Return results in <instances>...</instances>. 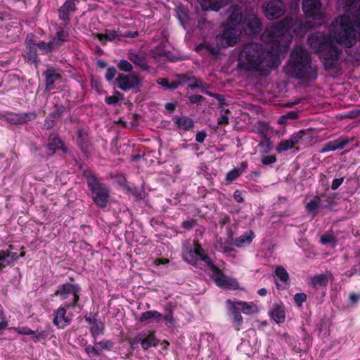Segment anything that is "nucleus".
I'll list each match as a JSON object with an SVG mask.
<instances>
[{"label": "nucleus", "mask_w": 360, "mask_h": 360, "mask_svg": "<svg viewBox=\"0 0 360 360\" xmlns=\"http://www.w3.org/2000/svg\"><path fill=\"white\" fill-rule=\"evenodd\" d=\"M183 258L186 262L192 265H195L198 260H202L209 268H214V264L211 259L205 254L204 250L198 243H195L193 248L190 245L184 246Z\"/></svg>", "instance_id": "39448f33"}, {"label": "nucleus", "mask_w": 360, "mask_h": 360, "mask_svg": "<svg viewBox=\"0 0 360 360\" xmlns=\"http://www.w3.org/2000/svg\"><path fill=\"white\" fill-rule=\"evenodd\" d=\"M227 112H226L225 114L221 115L218 118V123L219 124H227L229 123V117L227 116Z\"/></svg>", "instance_id": "8fccbe9b"}, {"label": "nucleus", "mask_w": 360, "mask_h": 360, "mask_svg": "<svg viewBox=\"0 0 360 360\" xmlns=\"http://www.w3.org/2000/svg\"><path fill=\"white\" fill-rule=\"evenodd\" d=\"M162 314L160 312L155 310H150L142 313L138 320L140 322H144L153 319L156 322H159L162 320Z\"/></svg>", "instance_id": "393cba45"}, {"label": "nucleus", "mask_w": 360, "mask_h": 360, "mask_svg": "<svg viewBox=\"0 0 360 360\" xmlns=\"http://www.w3.org/2000/svg\"><path fill=\"white\" fill-rule=\"evenodd\" d=\"M162 319L166 321L167 322H168L169 323H174L173 316H172V314H168L166 316H163L162 315Z\"/></svg>", "instance_id": "13d9d810"}, {"label": "nucleus", "mask_w": 360, "mask_h": 360, "mask_svg": "<svg viewBox=\"0 0 360 360\" xmlns=\"http://www.w3.org/2000/svg\"><path fill=\"white\" fill-rule=\"evenodd\" d=\"M36 115L33 112L28 113H7L6 115V120L11 124H22L27 121L34 120Z\"/></svg>", "instance_id": "dca6fc26"}, {"label": "nucleus", "mask_w": 360, "mask_h": 360, "mask_svg": "<svg viewBox=\"0 0 360 360\" xmlns=\"http://www.w3.org/2000/svg\"><path fill=\"white\" fill-rule=\"evenodd\" d=\"M167 262H168V259H156L155 261V264L156 265L164 264Z\"/></svg>", "instance_id": "e2e57ef3"}, {"label": "nucleus", "mask_w": 360, "mask_h": 360, "mask_svg": "<svg viewBox=\"0 0 360 360\" xmlns=\"http://www.w3.org/2000/svg\"><path fill=\"white\" fill-rule=\"evenodd\" d=\"M227 308L230 312L231 323L236 330H239L243 323V317L240 314V309L237 307L235 302L228 300L226 301Z\"/></svg>", "instance_id": "4468645a"}, {"label": "nucleus", "mask_w": 360, "mask_h": 360, "mask_svg": "<svg viewBox=\"0 0 360 360\" xmlns=\"http://www.w3.org/2000/svg\"><path fill=\"white\" fill-rule=\"evenodd\" d=\"M62 146L63 143L61 141L54 136L53 137H51V139H49V143L47 146V148L51 153H53L56 149L60 148Z\"/></svg>", "instance_id": "473e14b6"}, {"label": "nucleus", "mask_w": 360, "mask_h": 360, "mask_svg": "<svg viewBox=\"0 0 360 360\" xmlns=\"http://www.w3.org/2000/svg\"><path fill=\"white\" fill-rule=\"evenodd\" d=\"M204 11H217L228 4L229 0H198Z\"/></svg>", "instance_id": "f3484780"}, {"label": "nucleus", "mask_w": 360, "mask_h": 360, "mask_svg": "<svg viewBox=\"0 0 360 360\" xmlns=\"http://www.w3.org/2000/svg\"><path fill=\"white\" fill-rule=\"evenodd\" d=\"M46 76V89L47 91H51L52 89V86L54 83L60 81V77L58 74H57L54 70H48L45 72Z\"/></svg>", "instance_id": "5701e85b"}, {"label": "nucleus", "mask_w": 360, "mask_h": 360, "mask_svg": "<svg viewBox=\"0 0 360 360\" xmlns=\"http://www.w3.org/2000/svg\"><path fill=\"white\" fill-rule=\"evenodd\" d=\"M297 111H290L288 113L281 115L278 120V123L280 124H285L288 120H295L297 117Z\"/></svg>", "instance_id": "72a5a7b5"}, {"label": "nucleus", "mask_w": 360, "mask_h": 360, "mask_svg": "<svg viewBox=\"0 0 360 360\" xmlns=\"http://www.w3.org/2000/svg\"><path fill=\"white\" fill-rule=\"evenodd\" d=\"M286 71L291 77L309 81L316 77V70L311 64L309 53L300 46H296L292 51Z\"/></svg>", "instance_id": "7ed1b4c3"}, {"label": "nucleus", "mask_w": 360, "mask_h": 360, "mask_svg": "<svg viewBox=\"0 0 360 360\" xmlns=\"http://www.w3.org/2000/svg\"><path fill=\"white\" fill-rule=\"evenodd\" d=\"M348 143V140L342 138H340L337 140L328 142L324 145L323 148L321 150V153H326L329 151H333L337 149L343 148Z\"/></svg>", "instance_id": "aec40b11"}, {"label": "nucleus", "mask_w": 360, "mask_h": 360, "mask_svg": "<svg viewBox=\"0 0 360 360\" xmlns=\"http://www.w3.org/2000/svg\"><path fill=\"white\" fill-rule=\"evenodd\" d=\"M243 29L247 34L252 35L261 30V22L255 14H249L243 21Z\"/></svg>", "instance_id": "f8f14e48"}, {"label": "nucleus", "mask_w": 360, "mask_h": 360, "mask_svg": "<svg viewBox=\"0 0 360 360\" xmlns=\"http://www.w3.org/2000/svg\"><path fill=\"white\" fill-rule=\"evenodd\" d=\"M11 330H13L20 334L23 335H34L35 332L28 327H13L11 328Z\"/></svg>", "instance_id": "ea45409f"}, {"label": "nucleus", "mask_w": 360, "mask_h": 360, "mask_svg": "<svg viewBox=\"0 0 360 360\" xmlns=\"http://www.w3.org/2000/svg\"><path fill=\"white\" fill-rule=\"evenodd\" d=\"M46 337V335L44 333V332H39L37 333V334L34 337V338L35 339V340H39L40 338H44Z\"/></svg>", "instance_id": "680f3d73"}, {"label": "nucleus", "mask_w": 360, "mask_h": 360, "mask_svg": "<svg viewBox=\"0 0 360 360\" xmlns=\"http://www.w3.org/2000/svg\"><path fill=\"white\" fill-rule=\"evenodd\" d=\"M315 284H320L326 285L327 284V278L324 275H318L314 278L313 280Z\"/></svg>", "instance_id": "37998d69"}, {"label": "nucleus", "mask_w": 360, "mask_h": 360, "mask_svg": "<svg viewBox=\"0 0 360 360\" xmlns=\"http://www.w3.org/2000/svg\"><path fill=\"white\" fill-rule=\"evenodd\" d=\"M165 108H166L167 110L172 111V110H174L175 105H174V104H173L172 103H167L166 105H165Z\"/></svg>", "instance_id": "0e129e2a"}, {"label": "nucleus", "mask_w": 360, "mask_h": 360, "mask_svg": "<svg viewBox=\"0 0 360 360\" xmlns=\"http://www.w3.org/2000/svg\"><path fill=\"white\" fill-rule=\"evenodd\" d=\"M206 48L212 55H216L218 53V51L214 48H211L208 46H206Z\"/></svg>", "instance_id": "69168bd1"}, {"label": "nucleus", "mask_w": 360, "mask_h": 360, "mask_svg": "<svg viewBox=\"0 0 360 360\" xmlns=\"http://www.w3.org/2000/svg\"><path fill=\"white\" fill-rule=\"evenodd\" d=\"M69 37V30L66 27L59 28L56 32V37L52 40H55L56 47L58 49L65 41L68 40Z\"/></svg>", "instance_id": "a878e982"}, {"label": "nucleus", "mask_w": 360, "mask_h": 360, "mask_svg": "<svg viewBox=\"0 0 360 360\" xmlns=\"http://www.w3.org/2000/svg\"><path fill=\"white\" fill-rule=\"evenodd\" d=\"M8 326V321H1L0 322V330L6 328Z\"/></svg>", "instance_id": "338daca9"}, {"label": "nucleus", "mask_w": 360, "mask_h": 360, "mask_svg": "<svg viewBox=\"0 0 360 360\" xmlns=\"http://www.w3.org/2000/svg\"><path fill=\"white\" fill-rule=\"evenodd\" d=\"M233 198L236 200V201L238 202H242L244 200L241 191H240L238 190H237L234 192Z\"/></svg>", "instance_id": "864d4df0"}, {"label": "nucleus", "mask_w": 360, "mask_h": 360, "mask_svg": "<svg viewBox=\"0 0 360 360\" xmlns=\"http://www.w3.org/2000/svg\"><path fill=\"white\" fill-rule=\"evenodd\" d=\"M276 161V158L274 155H266L262 158V162L264 165H271Z\"/></svg>", "instance_id": "a18cd8bd"}, {"label": "nucleus", "mask_w": 360, "mask_h": 360, "mask_svg": "<svg viewBox=\"0 0 360 360\" xmlns=\"http://www.w3.org/2000/svg\"><path fill=\"white\" fill-rule=\"evenodd\" d=\"M86 352L90 356H94L98 354L97 350L92 346H87L86 347Z\"/></svg>", "instance_id": "5fc2aeb1"}, {"label": "nucleus", "mask_w": 360, "mask_h": 360, "mask_svg": "<svg viewBox=\"0 0 360 360\" xmlns=\"http://www.w3.org/2000/svg\"><path fill=\"white\" fill-rule=\"evenodd\" d=\"M212 271V278L219 287L228 289H236L238 288V283L233 278L226 276L214 265V268H210Z\"/></svg>", "instance_id": "1a4fd4ad"}, {"label": "nucleus", "mask_w": 360, "mask_h": 360, "mask_svg": "<svg viewBox=\"0 0 360 360\" xmlns=\"http://www.w3.org/2000/svg\"><path fill=\"white\" fill-rule=\"evenodd\" d=\"M321 198L318 196H314L313 198L307 203L306 209L309 213L315 215L317 210L319 208L321 205Z\"/></svg>", "instance_id": "c85d7f7f"}, {"label": "nucleus", "mask_w": 360, "mask_h": 360, "mask_svg": "<svg viewBox=\"0 0 360 360\" xmlns=\"http://www.w3.org/2000/svg\"><path fill=\"white\" fill-rule=\"evenodd\" d=\"M338 8L345 13L331 23L329 35L318 32L308 38L310 49L320 54L327 69L339 59L340 45L352 47L360 38V0H339Z\"/></svg>", "instance_id": "f03ea898"}, {"label": "nucleus", "mask_w": 360, "mask_h": 360, "mask_svg": "<svg viewBox=\"0 0 360 360\" xmlns=\"http://www.w3.org/2000/svg\"><path fill=\"white\" fill-rule=\"evenodd\" d=\"M302 139V136L300 132L293 134L289 139L281 141L277 145L276 150L278 153H281L292 149L300 143Z\"/></svg>", "instance_id": "ddd939ff"}, {"label": "nucleus", "mask_w": 360, "mask_h": 360, "mask_svg": "<svg viewBox=\"0 0 360 360\" xmlns=\"http://www.w3.org/2000/svg\"><path fill=\"white\" fill-rule=\"evenodd\" d=\"M129 59L134 64L140 66L142 69H146L148 67L144 58L139 55L136 53H130L129 56Z\"/></svg>", "instance_id": "2f4dec72"}, {"label": "nucleus", "mask_w": 360, "mask_h": 360, "mask_svg": "<svg viewBox=\"0 0 360 360\" xmlns=\"http://www.w3.org/2000/svg\"><path fill=\"white\" fill-rule=\"evenodd\" d=\"M103 329L104 326L101 321H94L91 326V332L94 335L101 334Z\"/></svg>", "instance_id": "f704fd0d"}, {"label": "nucleus", "mask_w": 360, "mask_h": 360, "mask_svg": "<svg viewBox=\"0 0 360 360\" xmlns=\"http://www.w3.org/2000/svg\"><path fill=\"white\" fill-rule=\"evenodd\" d=\"M307 300V295L304 293H296L294 295V301L299 306H302Z\"/></svg>", "instance_id": "a19ab883"}, {"label": "nucleus", "mask_w": 360, "mask_h": 360, "mask_svg": "<svg viewBox=\"0 0 360 360\" xmlns=\"http://www.w3.org/2000/svg\"><path fill=\"white\" fill-rule=\"evenodd\" d=\"M237 307L244 314L251 315L259 312V308L256 302H235Z\"/></svg>", "instance_id": "6ab92c4d"}, {"label": "nucleus", "mask_w": 360, "mask_h": 360, "mask_svg": "<svg viewBox=\"0 0 360 360\" xmlns=\"http://www.w3.org/2000/svg\"><path fill=\"white\" fill-rule=\"evenodd\" d=\"M222 33L216 37V42L219 48H226L236 45L240 37L241 30L237 27L226 26Z\"/></svg>", "instance_id": "423d86ee"}, {"label": "nucleus", "mask_w": 360, "mask_h": 360, "mask_svg": "<svg viewBox=\"0 0 360 360\" xmlns=\"http://www.w3.org/2000/svg\"><path fill=\"white\" fill-rule=\"evenodd\" d=\"M80 291L79 287L76 284L65 283L60 285L58 290L56 292V295H58L61 300H65L68 298V295H72V301L66 302L65 307L67 308L70 307H74L78 299L79 292Z\"/></svg>", "instance_id": "0eeeda50"}, {"label": "nucleus", "mask_w": 360, "mask_h": 360, "mask_svg": "<svg viewBox=\"0 0 360 360\" xmlns=\"http://www.w3.org/2000/svg\"><path fill=\"white\" fill-rule=\"evenodd\" d=\"M117 86L122 91H128L138 86L141 82L139 75L131 74L129 75L120 74L116 78Z\"/></svg>", "instance_id": "9d476101"}, {"label": "nucleus", "mask_w": 360, "mask_h": 360, "mask_svg": "<svg viewBox=\"0 0 360 360\" xmlns=\"http://www.w3.org/2000/svg\"><path fill=\"white\" fill-rule=\"evenodd\" d=\"M25 56L31 63H36L39 61L36 46L34 44H30V42L27 41L26 49L25 51Z\"/></svg>", "instance_id": "bb28decb"}, {"label": "nucleus", "mask_w": 360, "mask_h": 360, "mask_svg": "<svg viewBox=\"0 0 360 360\" xmlns=\"http://www.w3.org/2000/svg\"><path fill=\"white\" fill-rule=\"evenodd\" d=\"M66 307H59L55 312L53 324L59 328H63L68 326L70 320L66 316Z\"/></svg>", "instance_id": "a211bd4d"}, {"label": "nucleus", "mask_w": 360, "mask_h": 360, "mask_svg": "<svg viewBox=\"0 0 360 360\" xmlns=\"http://www.w3.org/2000/svg\"><path fill=\"white\" fill-rule=\"evenodd\" d=\"M202 96L200 95H194L189 97V101L192 103H197L202 100Z\"/></svg>", "instance_id": "6e6d98bb"}, {"label": "nucleus", "mask_w": 360, "mask_h": 360, "mask_svg": "<svg viewBox=\"0 0 360 360\" xmlns=\"http://www.w3.org/2000/svg\"><path fill=\"white\" fill-rule=\"evenodd\" d=\"M206 137V134L204 131H198L195 136V140L198 143H202Z\"/></svg>", "instance_id": "3c124183"}, {"label": "nucleus", "mask_w": 360, "mask_h": 360, "mask_svg": "<svg viewBox=\"0 0 360 360\" xmlns=\"http://www.w3.org/2000/svg\"><path fill=\"white\" fill-rule=\"evenodd\" d=\"M276 275L282 282H286L289 279L288 274L286 270L282 267L278 266L276 269Z\"/></svg>", "instance_id": "c9c22d12"}, {"label": "nucleus", "mask_w": 360, "mask_h": 360, "mask_svg": "<svg viewBox=\"0 0 360 360\" xmlns=\"http://www.w3.org/2000/svg\"><path fill=\"white\" fill-rule=\"evenodd\" d=\"M257 292L260 296H264L266 295L267 291L265 288H261L258 290Z\"/></svg>", "instance_id": "774afa93"}, {"label": "nucleus", "mask_w": 360, "mask_h": 360, "mask_svg": "<svg viewBox=\"0 0 360 360\" xmlns=\"http://www.w3.org/2000/svg\"><path fill=\"white\" fill-rule=\"evenodd\" d=\"M118 68L126 72H129L132 70V65L126 60H121L117 64Z\"/></svg>", "instance_id": "58836bf2"}, {"label": "nucleus", "mask_w": 360, "mask_h": 360, "mask_svg": "<svg viewBox=\"0 0 360 360\" xmlns=\"http://www.w3.org/2000/svg\"><path fill=\"white\" fill-rule=\"evenodd\" d=\"M18 258L15 252H10L6 250H0V270L6 266L11 264Z\"/></svg>", "instance_id": "412c9836"}, {"label": "nucleus", "mask_w": 360, "mask_h": 360, "mask_svg": "<svg viewBox=\"0 0 360 360\" xmlns=\"http://www.w3.org/2000/svg\"><path fill=\"white\" fill-rule=\"evenodd\" d=\"M194 224H195V221H193V220L184 221L182 223V226L185 229H189L193 228Z\"/></svg>", "instance_id": "4d7b16f0"}, {"label": "nucleus", "mask_w": 360, "mask_h": 360, "mask_svg": "<svg viewBox=\"0 0 360 360\" xmlns=\"http://www.w3.org/2000/svg\"><path fill=\"white\" fill-rule=\"evenodd\" d=\"M174 122L179 127L184 129L189 130L193 127V123L191 119L187 117H181L175 119Z\"/></svg>", "instance_id": "c756f323"}, {"label": "nucleus", "mask_w": 360, "mask_h": 360, "mask_svg": "<svg viewBox=\"0 0 360 360\" xmlns=\"http://www.w3.org/2000/svg\"><path fill=\"white\" fill-rule=\"evenodd\" d=\"M271 318L277 323H283L285 321V311L283 304H276L274 306L271 313Z\"/></svg>", "instance_id": "4be33fe9"}, {"label": "nucleus", "mask_w": 360, "mask_h": 360, "mask_svg": "<svg viewBox=\"0 0 360 360\" xmlns=\"http://www.w3.org/2000/svg\"><path fill=\"white\" fill-rule=\"evenodd\" d=\"M285 11V6L282 0H271L264 6L265 17L274 20L282 16Z\"/></svg>", "instance_id": "6e6552de"}, {"label": "nucleus", "mask_w": 360, "mask_h": 360, "mask_svg": "<svg viewBox=\"0 0 360 360\" xmlns=\"http://www.w3.org/2000/svg\"><path fill=\"white\" fill-rule=\"evenodd\" d=\"M343 177L335 179L332 182L331 188L333 190H336L343 183Z\"/></svg>", "instance_id": "de8ad7c7"}, {"label": "nucleus", "mask_w": 360, "mask_h": 360, "mask_svg": "<svg viewBox=\"0 0 360 360\" xmlns=\"http://www.w3.org/2000/svg\"><path fill=\"white\" fill-rule=\"evenodd\" d=\"M98 37L101 41H112L115 39L116 33L114 31L106 30L105 34H99Z\"/></svg>", "instance_id": "4c0bfd02"}, {"label": "nucleus", "mask_w": 360, "mask_h": 360, "mask_svg": "<svg viewBox=\"0 0 360 360\" xmlns=\"http://www.w3.org/2000/svg\"><path fill=\"white\" fill-rule=\"evenodd\" d=\"M321 0H303L302 9L307 20L285 18L283 21L266 27L262 35L264 45L249 43L238 54V65L247 70L267 72L281 63V56L285 53L294 37H302L307 30L322 24L323 13Z\"/></svg>", "instance_id": "f257e3e1"}, {"label": "nucleus", "mask_w": 360, "mask_h": 360, "mask_svg": "<svg viewBox=\"0 0 360 360\" xmlns=\"http://www.w3.org/2000/svg\"><path fill=\"white\" fill-rule=\"evenodd\" d=\"M87 184L91 190L94 202L100 207H105L109 198L108 188L100 183L94 176L87 177Z\"/></svg>", "instance_id": "20e7f679"}, {"label": "nucleus", "mask_w": 360, "mask_h": 360, "mask_svg": "<svg viewBox=\"0 0 360 360\" xmlns=\"http://www.w3.org/2000/svg\"><path fill=\"white\" fill-rule=\"evenodd\" d=\"M37 46L44 53H49L57 49L55 45V40H51L48 43L41 42Z\"/></svg>", "instance_id": "7c9ffc66"}, {"label": "nucleus", "mask_w": 360, "mask_h": 360, "mask_svg": "<svg viewBox=\"0 0 360 360\" xmlns=\"http://www.w3.org/2000/svg\"><path fill=\"white\" fill-rule=\"evenodd\" d=\"M227 20L226 26L237 27L242 20V11L238 6H231L227 12Z\"/></svg>", "instance_id": "2eb2a0df"}, {"label": "nucleus", "mask_w": 360, "mask_h": 360, "mask_svg": "<svg viewBox=\"0 0 360 360\" xmlns=\"http://www.w3.org/2000/svg\"><path fill=\"white\" fill-rule=\"evenodd\" d=\"M349 299L352 302H357V300L359 299H360V294L359 295H356V294H354V293H352L349 295Z\"/></svg>", "instance_id": "052dcab7"}, {"label": "nucleus", "mask_w": 360, "mask_h": 360, "mask_svg": "<svg viewBox=\"0 0 360 360\" xmlns=\"http://www.w3.org/2000/svg\"><path fill=\"white\" fill-rule=\"evenodd\" d=\"M158 83L159 84L162 85V86H165L167 88L169 87V81L167 79H159L158 80Z\"/></svg>", "instance_id": "bf43d9fd"}, {"label": "nucleus", "mask_w": 360, "mask_h": 360, "mask_svg": "<svg viewBox=\"0 0 360 360\" xmlns=\"http://www.w3.org/2000/svg\"><path fill=\"white\" fill-rule=\"evenodd\" d=\"M62 7L67 11H72L75 7V0H67Z\"/></svg>", "instance_id": "49530a36"}, {"label": "nucleus", "mask_w": 360, "mask_h": 360, "mask_svg": "<svg viewBox=\"0 0 360 360\" xmlns=\"http://www.w3.org/2000/svg\"><path fill=\"white\" fill-rule=\"evenodd\" d=\"M59 16L60 19H63V20H69V11H67L65 9H63V7L60 8L59 10Z\"/></svg>", "instance_id": "09e8293b"}, {"label": "nucleus", "mask_w": 360, "mask_h": 360, "mask_svg": "<svg viewBox=\"0 0 360 360\" xmlns=\"http://www.w3.org/2000/svg\"><path fill=\"white\" fill-rule=\"evenodd\" d=\"M255 236V233L252 231H246L235 240L234 244L236 247L241 248L243 245L250 244Z\"/></svg>", "instance_id": "b1692460"}, {"label": "nucleus", "mask_w": 360, "mask_h": 360, "mask_svg": "<svg viewBox=\"0 0 360 360\" xmlns=\"http://www.w3.org/2000/svg\"><path fill=\"white\" fill-rule=\"evenodd\" d=\"M333 236L332 233H326L324 235H323L321 238V242L324 244H330L333 241Z\"/></svg>", "instance_id": "79ce46f5"}, {"label": "nucleus", "mask_w": 360, "mask_h": 360, "mask_svg": "<svg viewBox=\"0 0 360 360\" xmlns=\"http://www.w3.org/2000/svg\"><path fill=\"white\" fill-rule=\"evenodd\" d=\"M247 163L243 162L240 165V167L233 168L226 174V180L229 181H233L236 179L238 176H240L247 168Z\"/></svg>", "instance_id": "cd10ccee"}, {"label": "nucleus", "mask_w": 360, "mask_h": 360, "mask_svg": "<svg viewBox=\"0 0 360 360\" xmlns=\"http://www.w3.org/2000/svg\"><path fill=\"white\" fill-rule=\"evenodd\" d=\"M140 342L143 349H148L151 347H155L158 345L159 340L155 335L153 332L146 333L141 332L139 333L132 340L131 345Z\"/></svg>", "instance_id": "9b49d317"}, {"label": "nucleus", "mask_w": 360, "mask_h": 360, "mask_svg": "<svg viewBox=\"0 0 360 360\" xmlns=\"http://www.w3.org/2000/svg\"><path fill=\"white\" fill-rule=\"evenodd\" d=\"M117 70L114 67H111L107 69L105 74V79L108 81H111L115 76Z\"/></svg>", "instance_id": "c03bdc74"}, {"label": "nucleus", "mask_w": 360, "mask_h": 360, "mask_svg": "<svg viewBox=\"0 0 360 360\" xmlns=\"http://www.w3.org/2000/svg\"><path fill=\"white\" fill-rule=\"evenodd\" d=\"M216 249L218 251H220L223 253L226 254H230L231 252H233L234 250L230 247H227L224 245V243L222 241V239L220 238L217 243L215 245Z\"/></svg>", "instance_id": "e433bc0d"}, {"label": "nucleus", "mask_w": 360, "mask_h": 360, "mask_svg": "<svg viewBox=\"0 0 360 360\" xmlns=\"http://www.w3.org/2000/svg\"><path fill=\"white\" fill-rule=\"evenodd\" d=\"M119 98L117 96H109L105 98V102L108 104H115L117 103Z\"/></svg>", "instance_id": "603ef678"}]
</instances>
